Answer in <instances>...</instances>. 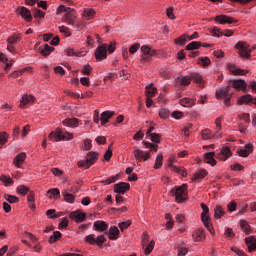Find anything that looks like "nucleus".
<instances>
[{"instance_id": "59", "label": "nucleus", "mask_w": 256, "mask_h": 256, "mask_svg": "<svg viewBox=\"0 0 256 256\" xmlns=\"http://www.w3.org/2000/svg\"><path fill=\"white\" fill-rule=\"evenodd\" d=\"M105 241H107V238H105V235H99L95 240V245H97V247H100L101 249Z\"/></svg>"}, {"instance_id": "64", "label": "nucleus", "mask_w": 256, "mask_h": 256, "mask_svg": "<svg viewBox=\"0 0 256 256\" xmlns=\"http://www.w3.org/2000/svg\"><path fill=\"white\" fill-rule=\"evenodd\" d=\"M93 71V68L91 67V65L86 64L83 69L81 70V73L83 75H91V72Z\"/></svg>"}, {"instance_id": "35", "label": "nucleus", "mask_w": 256, "mask_h": 256, "mask_svg": "<svg viewBox=\"0 0 256 256\" xmlns=\"http://www.w3.org/2000/svg\"><path fill=\"white\" fill-rule=\"evenodd\" d=\"M225 215V210L221 205H216L214 208V219H221Z\"/></svg>"}, {"instance_id": "47", "label": "nucleus", "mask_w": 256, "mask_h": 256, "mask_svg": "<svg viewBox=\"0 0 256 256\" xmlns=\"http://www.w3.org/2000/svg\"><path fill=\"white\" fill-rule=\"evenodd\" d=\"M201 45V42L193 41L186 46V51H195L200 49Z\"/></svg>"}, {"instance_id": "39", "label": "nucleus", "mask_w": 256, "mask_h": 256, "mask_svg": "<svg viewBox=\"0 0 256 256\" xmlns=\"http://www.w3.org/2000/svg\"><path fill=\"white\" fill-rule=\"evenodd\" d=\"M206 175H208L207 170L205 169L199 170L192 177V181H199V179H205Z\"/></svg>"}, {"instance_id": "4", "label": "nucleus", "mask_w": 256, "mask_h": 256, "mask_svg": "<svg viewBox=\"0 0 256 256\" xmlns=\"http://www.w3.org/2000/svg\"><path fill=\"white\" fill-rule=\"evenodd\" d=\"M98 159L99 153L89 151L85 156V160H79L77 162V167H79V169H89L90 167H92V165H95V163H97Z\"/></svg>"}, {"instance_id": "55", "label": "nucleus", "mask_w": 256, "mask_h": 256, "mask_svg": "<svg viewBox=\"0 0 256 256\" xmlns=\"http://www.w3.org/2000/svg\"><path fill=\"white\" fill-rule=\"evenodd\" d=\"M59 32L63 33V35H65V37H71V29H69V27L62 25L58 27Z\"/></svg>"}, {"instance_id": "56", "label": "nucleus", "mask_w": 256, "mask_h": 256, "mask_svg": "<svg viewBox=\"0 0 256 256\" xmlns=\"http://www.w3.org/2000/svg\"><path fill=\"white\" fill-rule=\"evenodd\" d=\"M175 45H180V47H183L187 43V36L181 35L180 37L176 38L174 40Z\"/></svg>"}, {"instance_id": "40", "label": "nucleus", "mask_w": 256, "mask_h": 256, "mask_svg": "<svg viewBox=\"0 0 256 256\" xmlns=\"http://www.w3.org/2000/svg\"><path fill=\"white\" fill-rule=\"evenodd\" d=\"M35 102V96L33 95H27V94H24L22 96V100H21V105H28V103H34Z\"/></svg>"}, {"instance_id": "26", "label": "nucleus", "mask_w": 256, "mask_h": 256, "mask_svg": "<svg viewBox=\"0 0 256 256\" xmlns=\"http://www.w3.org/2000/svg\"><path fill=\"white\" fill-rule=\"evenodd\" d=\"M21 33H13L10 37L7 38L8 45H17L21 41Z\"/></svg>"}, {"instance_id": "32", "label": "nucleus", "mask_w": 256, "mask_h": 256, "mask_svg": "<svg viewBox=\"0 0 256 256\" xmlns=\"http://www.w3.org/2000/svg\"><path fill=\"white\" fill-rule=\"evenodd\" d=\"M240 227L242 231L245 232V235H251V233H253L251 225H249V222H247V220H240Z\"/></svg>"}, {"instance_id": "11", "label": "nucleus", "mask_w": 256, "mask_h": 256, "mask_svg": "<svg viewBox=\"0 0 256 256\" xmlns=\"http://www.w3.org/2000/svg\"><path fill=\"white\" fill-rule=\"evenodd\" d=\"M69 218L76 223H83V221L87 219V215L85 213H82L81 210H76L69 214Z\"/></svg>"}, {"instance_id": "1", "label": "nucleus", "mask_w": 256, "mask_h": 256, "mask_svg": "<svg viewBox=\"0 0 256 256\" xmlns=\"http://www.w3.org/2000/svg\"><path fill=\"white\" fill-rule=\"evenodd\" d=\"M139 49L141 50V53H142L141 58H140V63H142V65H145V63H150V61L153 60V57L159 55V53L157 52L156 49H152L151 46H149V45L141 46V44H139V43L133 44L129 48V53L131 55H135V53H137V51H139Z\"/></svg>"}, {"instance_id": "34", "label": "nucleus", "mask_w": 256, "mask_h": 256, "mask_svg": "<svg viewBox=\"0 0 256 256\" xmlns=\"http://www.w3.org/2000/svg\"><path fill=\"white\" fill-rule=\"evenodd\" d=\"M49 141H61V128H56V132H51L48 136Z\"/></svg>"}, {"instance_id": "2", "label": "nucleus", "mask_w": 256, "mask_h": 256, "mask_svg": "<svg viewBox=\"0 0 256 256\" xmlns=\"http://www.w3.org/2000/svg\"><path fill=\"white\" fill-rule=\"evenodd\" d=\"M234 48L237 49L238 55L239 57H241V59L251 61V53L255 51L256 45H253L251 48L249 43L245 41H239L235 44Z\"/></svg>"}, {"instance_id": "51", "label": "nucleus", "mask_w": 256, "mask_h": 256, "mask_svg": "<svg viewBox=\"0 0 256 256\" xmlns=\"http://www.w3.org/2000/svg\"><path fill=\"white\" fill-rule=\"evenodd\" d=\"M0 181L3 183V185H5V187H7V185H13L14 183L13 178L5 175L0 176Z\"/></svg>"}, {"instance_id": "53", "label": "nucleus", "mask_w": 256, "mask_h": 256, "mask_svg": "<svg viewBox=\"0 0 256 256\" xmlns=\"http://www.w3.org/2000/svg\"><path fill=\"white\" fill-rule=\"evenodd\" d=\"M48 194L53 196V199H61V192L58 188H52L47 191Z\"/></svg>"}, {"instance_id": "48", "label": "nucleus", "mask_w": 256, "mask_h": 256, "mask_svg": "<svg viewBox=\"0 0 256 256\" xmlns=\"http://www.w3.org/2000/svg\"><path fill=\"white\" fill-rule=\"evenodd\" d=\"M153 249H155V240H151L149 244L146 245L144 255H151V253H153Z\"/></svg>"}, {"instance_id": "20", "label": "nucleus", "mask_w": 256, "mask_h": 256, "mask_svg": "<svg viewBox=\"0 0 256 256\" xmlns=\"http://www.w3.org/2000/svg\"><path fill=\"white\" fill-rule=\"evenodd\" d=\"M93 228L99 233H103L104 231H107V229H109V225L105 221L97 220L94 222Z\"/></svg>"}, {"instance_id": "33", "label": "nucleus", "mask_w": 256, "mask_h": 256, "mask_svg": "<svg viewBox=\"0 0 256 256\" xmlns=\"http://www.w3.org/2000/svg\"><path fill=\"white\" fill-rule=\"evenodd\" d=\"M197 65H199L200 67H203L204 69L207 67H210L211 65V58L205 56V57H200L197 60Z\"/></svg>"}, {"instance_id": "46", "label": "nucleus", "mask_w": 256, "mask_h": 256, "mask_svg": "<svg viewBox=\"0 0 256 256\" xmlns=\"http://www.w3.org/2000/svg\"><path fill=\"white\" fill-rule=\"evenodd\" d=\"M190 78L193 83H197L198 85H201V83H203V76H201L199 73L190 74Z\"/></svg>"}, {"instance_id": "22", "label": "nucleus", "mask_w": 256, "mask_h": 256, "mask_svg": "<svg viewBox=\"0 0 256 256\" xmlns=\"http://www.w3.org/2000/svg\"><path fill=\"white\" fill-rule=\"evenodd\" d=\"M253 144L248 143L245 145V149L237 150L239 157H248L250 153H253Z\"/></svg>"}, {"instance_id": "37", "label": "nucleus", "mask_w": 256, "mask_h": 256, "mask_svg": "<svg viewBox=\"0 0 256 256\" xmlns=\"http://www.w3.org/2000/svg\"><path fill=\"white\" fill-rule=\"evenodd\" d=\"M251 101H253V96L247 94L239 98L238 105H249Z\"/></svg>"}, {"instance_id": "10", "label": "nucleus", "mask_w": 256, "mask_h": 256, "mask_svg": "<svg viewBox=\"0 0 256 256\" xmlns=\"http://www.w3.org/2000/svg\"><path fill=\"white\" fill-rule=\"evenodd\" d=\"M94 56L97 61L107 59V44L98 46L95 50Z\"/></svg>"}, {"instance_id": "7", "label": "nucleus", "mask_w": 256, "mask_h": 256, "mask_svg": "<svg viewBox=\"0 0 256 256\" xmlns=\"http://www.w3.org/2000/svg\"><path fill=\"white\" fill-rule=\"evenodd\" d=\"M215 23H218V25H233V23H239V20L237 18L220 14L213 18Z\"/></svg>"}, {"instance_id": "23", "label": "nucleus", "mask_w": 256, "mask_h": 256, "mask_svg": "<svg viewBox=\"0 0 256 256\" xmlns=\"http://www.w3.org/2000/svg\"><path fill=\"white\" fill-rule=\"evenodd\" d=\"M114 115L115 113L113 111L107 110L102 112L100 116L101 125H107V123H109V119H111Z\"/></svg>"}, {"instance_id": "3", "label": "nucleus", "mask_w": 256, "mask_h": 256, "mask_svg": "<svg viewBox=\"0 0 256 256\" xmlns=\"http://www.w3.org/2000/svg\"><path fill=\"white\" fill-rule=\"evenodd\" d=\"M172 197H175L176 203H185L189 200V190L187 184H182L181 186H175L170 191Z\"/></svg>"}, {"instance_id": "29", "label": "nucleus", "mask_w": 256, "mask_h": 256, "mask_svg": "<svg viewBox=\"0 0 256 256\" xmlns=\"http://www.w3.org/2000/svg\"><path fill=\"white\" fill-rule=\"evenodd\" d=\"M27 202H28V207L31 209V211H35L36 206H35V192L30 191L28 196H27Z\"/></svg>"}, {"instance_id": "31", "label": "nucleus", "mask_w": 256, "mask_h": 256, "mask_svg": "<svg viewBox=\"0 0 256 256\" xmlns=\"http://www.w3.org/2000/svg\"><path fill=\"white\" fill-rule=\"evenodd\" d=\"M145 95L148 98H153L157 95V87H153V84H150L145 87Z\"/></svg>"}, {"instance_id": "27", "label": "nucleus", "mask_w": 256, "mask_h": 256, "mask_svg": "<svg viewBox=\"0 0 256 256\" xmlns=\"http://www.w3.org/2000/svg\"><path fill=\"white\" fill-rule=\"evenodd\" d=\"M39 51H40L42 57H49V54L53 53V51H55V48L49 46V44H45L44 46H41L39 48Z\"/></svg>"}, {"instance_id": "9", "label": "nucleus", "mask_w": 256, "mask_h": 256, "mask_svg": "<svg viewBox=\"0 0 256 256\" xmlns=\"http://www.w3.org/2000/svg\"><path fill=\"white\" fill-rule=\"evenodd\" d=\"M230 157H233V152L229 146L222 147L220 152L216 154V159L219 161H227Z\"/></svg>"}, {"instance_id": "24", "label": "nucleus", "mask_w": 256, "mask_h": 256, "mask_svg": "<svg viewBox=\"0 0 256 256\" xmlns=\"http://www.w3.org/2000/svg\"><path fill=\"white\" fill-rule=\"evenodd\" d=\"M232 87L234 89H237L238 91H247V83L245 82V80H234L232 82Z\"/></svg>"}, {"instance_id": "28", "label": "nucleus", "mask_w": 256, "mask_h": 256, "mask_svg": "<svg viewBox=\"0 0 256 256\" xmlns=\"http://www.w3.org/2000/svg\"><path fill=\"white\" fill-rule=\"evenodd\" d=\"M215 151L207 152L205 154L206 163L211 165V167H215L217 165V160H215Z\"/></svg>"}, {"instance_id": "12", "label": "nucleus", "mask_w": 256, "mask_h": 256, "mask_svg": "<svg viewBox=\"0 0 256 256\" xmlns=\"http://www.w3.org/2000/svg\"><path fill=\"white\" fill-rule=\"evenodd\" d=\"M129 189H131V185L127 182H120L114 185V193H121L122 195H125Z\"/></svg>"}, {"instance_id": "16", "label": "nucleus", "mask_w": 256, "mask_h": 256, "mask_svg": "<svg viewBox=\"0 0 256 256\" xmlns=\"http://www.w3.org/2000/svg\"><path fill=\"white\" fill-rule=\"evenodd\" d=\"M95 15H97L95 9L87 7L83 9L81 17H83V19H86L87 21H91V19H95Z\"/></svg>"}, {"instance_id": "62", "label": "nucleus", "mask_w": 256, "mask_h": 256, "mask_svg": "<svg viewBox=\"0 0 256 256\" xmlns=\"http://www.w3.org/2000/svg\"><path fill=\"white\" fill-rule=\"evenodd\" d=\"M149 239H150L149 233L143 232V234H142V247H143V249H145V246L148 245Z\"/></svg>"}, {"instance_id": "60", "label": "nucleus", "mask_w": 256, "mask_h": 256, "mask_svg": "<svg viewBox=\"0 0 256 256\" xmlns=\"http://www.w3.org/2000/svg\"><path fill=\"white\" fill-rule=\"evenodd\" d=\"M4 198L6 199V201H8V203H19V197L17 196H13L11 194H5Z\"/></svg>"}, {"instance_id": "21", "label": "nucleus", "mask_w": 256, "mask_h": 256, "mask_svg": "<svg viewBox=\"0 0 256 256\" xmlns=\"http://www.w3.org/2000/svg\"><path fill=\"white\" fill-rule=\"evenodd\" d=\"M245 243L248 247L249 253H253V251H256V238L255 236H249L245 238Z\"/></svg>"}, {"instance_id": "18", "label": "nucleus", "mask_w": 256, "mask_h": 256, "mask_svg": "<svg viewBox=\"0 0 256 256\" xmlns=\"http://www.w3.org/2000/svg\"><path fill=\"white\" fill-rule=\"evenodd\" d=\"M229 93H231V87L227 86L225 88H220L216 91L215 97L218 100L225 99L226 97H229Z\"/></svg>"}, {"instance_id": "17", "label": "nucleus", "mask_w": 256, "mask_h": 256, "mask_svg": "<svg viewBox=\"0 0 256 256\" xmlns=\"http://www.w3.org/2000/svg\"><path fill=\"white\" fill-rule=\"evenodd\" d=\"M120 234L121 232L119 231V228L117 226H111L109 228V231L107 232L108 239H110V241H117Z\"/></svg>"}, {"instance_id": "49", "label": "nucleus", "mask_w": 256, "mask_h": 256, "mask_svg": "<svg viewBox=\"0 0 256 256\" xmlns=\"http://www.w3.org/2000/svg\"><path fill=\"white\" fill-rule=\"evenodd\" d=\"M159 117L160 119H164V120L169 119V117H171V112L167 108H161L159 110Z\"/></svg>"}, {"instance_id": "15", "label": "nucleus", "mask_w": 256, "mask_h": 256, "mask_svg": "<svg viewBox=\"0 0 256 256\" xmlns=\"http://www.w3.org/2000/svg\"><path fill=\"white\" fill-rule=\"evenodd\" d=\"M25 159H27V154H25V152H21L16 155L13 159L14 167H17V169H21V165L25 163Z\"/></svg>"}, {"instance_id": "63", "label": "nucleus", "mask_w": 256, "mask_h": 256, "mask_svg": "<svg viewBox=\"0 0 256 256\" xmlns=\"http://www.w3.org/2000/svg\"><path fill=\"white\" fill-rule=\"evenodd\" d=\"M248 73H249V70L247 69L237 68L232 70L233 75H247Z\"/></svg>"}, {"instance_id": "42", "label": "nucleus", "mask_w": 256, "mask_h": 256, "mask_svg": "<svg viewBox=\"0 0 256 256\" xmlns=\"http://www.w3.org/2000/svg\"><path fill=\"white\" fill-rule=\"evenodd\" d=\"M170 170L173 171V173H177L178 175H181V177H187V175H188L187 169H185L183 167L174 166Z\"/></svg>"}, {"instance_id": "44", "label": "nucleus", "mask_w": 256, "mask_h": 256, "mask_svg": "<svg viewBox=\"0 0 256 256\" xmlns=\"http://www.w3.org/2000/svg\"><path fill=\"white\" fill-rule=\"evenodd\" d=\"M62 197L64 198V201H66V203H75V195L67 191L62 192Z\"/></svg>"}, {"instance_id": "43", "label": "nucleus", "mask_w": 256, "mask_h": 256, "mask_svg": "<svg viewBox=\"0 0 256 256\" xmlns=\"http://www.w3.org/2000/svg\"><path fill=\"white\" fill-rule=\"evenodd\" d=\"M201 139H203V141H207L209 139H213V132H211L210 129H204L201 131Z\"/></svg>"}, {"instance_id": "57", "label": "nucleus", "mask_w": 256, "mask_h": 256, "mask_svg": "<svg viewBox=\"0 0 256 256\" xmlns=\"http://www.w3.org/2000/svg\"><path fill=\"white\" fill-rule=\"evenodd\" d=\"M9 139V134L7 132H1L0 133V149L7 143Z\"/></svg>"}, {"instance_id": "5", "label": "nucleus", "mask_w": 256, "mask_h": 256, "mask_svg": "<svg viewBox=\"0 0 256 256\" xmlns=\"http://www.w3.org/2000/svg\"><path fill=\"white\" fill-rule=\"evenodd\" d=\"M200 207L203 210L201 213V221L204 227L208 229L211 235H215V228H213V222H211V217H209V206H207V204L202 202L200 204Z\"/></svg>"}, {"instance_id": "61", "label": "nucleus", "mask_w": 256, "mask_h": 256, "mask_svg": "<svg viewBox=\"0 0 256 256\" xmlns=\"http://www.w3.org/2000/svg\"><path fill=\"white\" fill-rule=\"evenodd\" d=\"M150 137L152 143H161V135L157 133H152L148 135Z\"/></svg>"}, {"instance_id": "19", "label": "nucleus", "mask_w": 256, "mask_h": 256, "mask_svg": "<svg viewBox=\"0 0 256 256\" xmlns=\"http://www.w3.org/2000/svg\"><path fill=\"white\" fill-rule=\"evenodd\" d=\"M20 16L22 17V19H24V21H26L27 23H31V21H33V16L31 15V11L29 9H27L26 7H20Z\"/></svg>"}, {"instance_id": "41", "label": "nucleus", "mask_w": 256, "mask_h": 256, "mask_svg": "<svg viewBox=\"0 0 256 256\" xmlns=\"http://www.w3.org/2000/svg\"><path fill=\"white\" fill-rule=\"evenodd\" d=\"M73 137H74L73 133L63 131V129H61L60 141H71V139H73Z\"/></svg>"}, {"instance_id": "50", "label": "nucleus", "mask_w": 256, "mask_h": 256, "mask_svg": "<svg viewBox=\"0 0 256 256\" xmlns=\"http://www.w3.org/2000/svg\"><path fill=\"white\" fill-rule=\"evenodd\" d=\"M46 215L48 219H59L61 217V214H57V211L55 209L47 210Z\"/></svg>"}, {"instance_id": "25", "label": "nucleus", "mask_w": 256, "mask_h": 256, "mask_svg": "<svg viewBox=\"0 0 256 256\" xmlns=\"http://www.w3.org/2000/svg\"><path fill=\"white\" fill-rule=\"evenodd\" d=\"M179 103L182 107H193L196 105L197 99L185 97L180 99Z\"/></svg>"}, {"instance_id": "14", "label": "nucleus", "mask_w": 256, "mask_h": 256, "mask_svg": "<svg viewBox=\"0 0 256 256\" xmlns=\"http://www.w3.org/2000/svg\"><path fill=\"white\" fill-rule=\"evenodd\" d=\"M193 241L195 243H201V241H204L206 239L205 229L198 228L193 234H192Z\"/></svg>"}, {"instance_id": "52", "label": "nucleus", "mask_w": 256, "mask_h": 256, "mask_svg": "<svg viewBox=\"0 0 256 256\" xmlns=\"http://www.w3.org/2000/svg\"><path fill=\"white\" fill-rule=\"evenodd\" d=\"M178 256H185L189 253V249L184 244H179L177 246Z\"/></svg>"}, {"instance_id": "38", "label": "nucleus", "mask_w": 256, "mask_h": 256, "mask_svg": "<svg viewBox=\"0 0 256 256\" xmlns=\"http://www.w3.org/2000/svg\"><path fill=\"white\" fill-rule=\"evenodd\" d=\"M17 193H19V195H22L23 197H25V195H27V193L29 194L31 190V188H29V186L26 185H20L16 188Z\"/></svg>"}, {"instance_id": "45", "label": "nucleus", "mask_w": 256, "mask_h": 256, "mask_svg": "<svg viewBox=\"0 0 256 256\" xmlns=\"http://www.w3.org/2000/svg\"><path fill=\"white\" fill-rule=\"evenodd\" d=\"M132 224H133V221L127 220L124 222H120L118 224V227H119L120 231L123 233L124 231H127V229L130 228Z\"/></svg>"}, {"instance_id": "30", "label": "nucleus", "mask_w": 256, "mask_h": 256, "mask_svg": "<svg viewBox=\"0 0 256 256\" xmlns=\"http://www.w3.org/2000/svg\"><path fill=\"white\" fill-rule=\"evenodd\" d=\"M64 127H77L79 125V119L77 118H66L62 121Z\"/></svg>"}, {"instance_id": "36", "label": "nucleus", "mask_w": 256, "mask_h": 256, "mask_svg": "<svg viewBox=\"0 0 256 256\" xmlns=\"http://www.w3.org/2000/svg\"><path fill=\"white\" fill-rule=\"evenodd\" d=\"M62 237H63V234H61L60 231H54L53 235L49 237L50 245H53V243H57V241H60Z\"/></svg>"}, {"instance_id": "8", "label": "nucleus", "mask_w": 256, "mask_h": 256, "mask_svg": "<svg viewBox=\"0 0 256 256\" xmlns=\"http://www.w3.org/2000/svg\"><path fill=\"white\" fill-rule=\"evenodd\" d=\"M133 153L136 161L139 163H141V161H149V159H151V150H148L146 153H144L143 150L134 148Z\"/></svg>"}, {"instance_id": "13", "label": "nucleus", "mask_w": 256, "mask_h": 256, "mask_svg": "<svg viewBox=\"0 0 256 256\" xmlns=\"http://www.w3.org/2000/svg\"><path fill=\"white\" fill-rule=\"evenodd\" d=\"M175 85L176 87H188V85H191V76H178Z\"/></svg>"}, {"instance_id": "6", "label": "nucleus", "mask_w": 256, "mask_h": 256, "mask_svg": "<svg viewBox=\"0 0 256 256\" xmlns=\"http://www.w3.org/2000/svg\"><path fill=\"white\" fill-rule=\"evenodd\" d=\"M62 23L66 25H76L77 24V11L75 8H68V12L61 18Z\"/></svg>"}, {"instance_id": "58", "label": "nucleus", "mask_w": 256, "mask_h": 256, "mask_svg": "<svg viewBox=\"0 0 256 256\" xmlns=\"http://www.w3.org/2000/svg\"><path fill=\"white\" fill-rule=\"evenodd\" d=\"M25 73V69L22 70H15L8 75L9 79H17V77H21Z\"/></svg>"}, {"instance_id": "54", "label": "nucleus", "mask_w": 256, "mask_h": 256, "mask_svg": "<svg viewBox=\"0 0 256 256\" xmlns=\"http://www.w3.org/2000/svg\"><path fill=\"white\" fill-rule=\"evenodd\" d=\"M163 167V154H158L155 160L154 169H161Z\"/></svg>"}]
</instances>
